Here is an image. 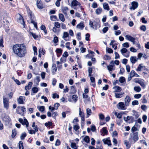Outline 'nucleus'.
Wrapping results in <instances>:
<instances>
[{
	"label": "nucleus",
	"mask_w": 149,
	"mask_h": 149,
	"mask_svg": "<svg viewBox=\"0 0 149 149\" xmlns=\"http://www.w3.org/2000/svg\"><path fill=\"white\" fill-rule=\"evenodd\" d=\"M12 49L13 53L20 58L24 57L26 53V47L23 44H15Z\"/></svg>",
	"instance_id": "f257e3e1"
},
{
	"label": "nucleus",
	"mask_w": 149,
	"mask_h": 149,
	"mask_svg": "<svg viewBox=\"0 0 149 149\" xmlns=\"http://www.w3.org/2000/svg\"><path fill=\"white\" fill-rule=\"evenodd\" d=\"M12 49L13 53L20 58L24 57L26 53V47L23 44H15Z\"/></svg>",
	"instance_id": "f03ea898"
},
{
	"label": "nucleus",
	"mask_w": 149,
	"mask_h": 149,
	"mask_svg": "<svg viewBox=\"0 0 149 149\" xmlns=\"http://www.w3.org/2000/svg\"><path fill=\"white\" fill-rule=\"evenodd\" d=\"M26 10L28 15L31 20V23L33 24L34 25V26L37 29L38 28L37 23L35 22L34 20L35 19V17L34 15L32 13V12L30 10L29 8H27Z\"/></svg>",
	"instance_id": "7ed1b4c3"
},
{
	"label": "nucleus",
	"mask_w": 149,
	"mask_h": 149,
	"mask_svg": "<svg viewBox=\"0 0 149 149\" xmlns=\"http://www.w3.org/2000/svg\"><path fill=\"white\" fill-rule=\"evenodd\" d=\"M120 52L122 55L126 58H128L130 56V53L129 51L125 48H123L120 50Z\"/></svg>",
	"instance_id": "20e7f679"
},
{
	"label": "nucleus",
	"mask_w": 149,
	"mask_h": 149,
	"mask_svg": "<svg viewBox=\"0 0 149 149\" xmlns=\"http://www.w3.org/2000/svg\"><path fill=\"white\" fill-rule=\"evenodd\" d=\"M125 104L123 102H120L116 105V107L118 109L122 110H126L127 108Z\"/></svg>",
	"instance_id": "39448f33"
},
{
	"label": "nucleus",
	"mask_w": 149,
	"mask_h": 149,
	"mask_svg": "<svg viewBox=\"0 0 149 149\" xmlns=\"http://www.w3.org/2000/svg\"><path fill=\"white\" fill-rule=\"evenodd\" d=\"M131 137L130 139H132L133 141V143H135L136 141H137L139 139L138 133L136 132L133 133L132 134H130Z\"/></svg>",
	"instance_id": "423d86ee"
},
{
	"label": "nucleus",
	"mask_w": 149,
	"mask_h": 149,
	"mask_svg": "<svg viewBox=\"0 0 149 149\" xmlns=\"http://www.w3.org/2000/svg\"><path fill=\"white\" fill-rule=\"evenodd\" d=\"M3 107L6 110L8 109L9 107V100L8 98L3 97Z\"/></svg>",
	"instance_id": "0eeeda50"
},
{
	"label": "nucleus",
	"mask_w": 149,
	"mask_h": 149,
	"mask_svg": "<svg viewBox=\"0 0 149 149\" xmlns=\"http://www.w3.org/2000/svg\"><path fill=\"white\" fill-rule=\"evenodd\" d=\"M77 6L81 8V3L79 2L76 0H73L71 3L70 6L71 7H75Z\"/></svg>",
	"instance_id": "6e6552de"
},
{
	"label": "nucleus",
	"mask_w": 149,
	"mask_h": 149,
	"mask_svg": "<svg viewBox=\"0 0 149 149\" xmlns=\"http://www.w3.org/2000/svg\"><path fill=\"white\" fill-rule=\"evenodd\" d=\"M114 67V65L113 61H111L109 65H108L107 66V69L109 71L110 73L111 74L112 72L111 71L113 70H114L115 68H113Z\"/></svg>",
	"instance_id": "1a4fd4ad"
},
{
	"label": "nucleus",
	"mask_w": 149,
	"mask_h": 149,
	"mask_svg": "<svg viewBox=\"0 0 149 149\" xmlns=\"http://www.w3.org/2000/svg\"><path fill=\"white\" fill-rule=\"evenodd\" d=\"M25 100V97L23 96H20L17 99V102L19 104H24V101Z\"/></svg>",
	"instance_id": "9d476101"
},
{
	"label": "nucleus",
	"mask_w": 149,
	"mask_h": 149,
	"mask_svg": "<svg viewBox=\"0 0 149 149\" xmlns=\"http://www.w3.org/2000/svg\"><path fill=\"white\" fill-rule=\"evenodd\" d=\"M113 89L114 90L113 92L114 94L117 93H119L122 90V88L119 86H116L113 88Z\"/></svg>",
	"instance_id": "9b49d317"
},
{
	"label": "nucleus",
	"mask_w": 149,
	"mask_h": 149,
	"mask_svg": "<svg viewBox=\"0 0 149 149\" xmlns=\"http://www.w3.org/2000/svg\"><path fill=\"white\" fill-rule=\"evenodd\" d=\"M131 5L132 6L130 8L131 10H134L138 6V3L137 2L133 1L131 3Z\"/></svg>",
	"instance_id": "f8f14e48"
},
{
	"label": "nucleus",
	"mask_w": 149,
	"mask_h": 149,
	"mask_svg": "<svg viewBox=\"0 0 149 149\" xmlns=\"http://www.w3.org/2000/svg\"><path fill=\"white\" fill-rule=\"evenodd\" d=\"M124 101L126 106H129L131 101V98L128 95L126 96L125 97V98Z\"/></svg>",
	"instance_id": "ddd939ff"
},
{
	"label": "nucleus",
	"mask_w": 149,
	"mask_h": 149,
	"mask_svg": "<svg viewBox=\"0 0 149 149\" xmlns=\"http://www.w3.org/2000/svg\"><path fill=\"white\" fill-rule=\"evenodd\" d=\"M3 120L5 122L6 124L9 123L11 121L10 117L7 115H5L2 118Z\"/></svg>",
	"instance_id": "4468645a"
},
{
	"label": "nucleus",
	"mask_w": 149,
	"mask_h": 149,
	"mask_svg": "<svg viewBox=\"0 0 149 149\" xmlns=\"http://www.w3.org/2000/svg\"><path fill=\"white\" fill-rule=\"evenodd\" d=\"M126 39L132 42L133 44L135 43V39L131 36L126 35L125 36Z\"/></svg>",
	"instance_id": "2eb2a0df"
},
{
	"label": "nucleus",
	"mask_w": 149,
	"mask_h": 149,
	"mask_svg": "<svg viewBox=\"0 0 149 149\" xmlns=\"http://www.w3.org/2000/svg\"><path fill=\"white\" fill-rule=\"evenodd\" d=\"M85 27L84 24L83 22H81L76 26L77 28L82 30Z\"/></svg>",
	"instance_id": "dca6fc26"
},
{
	"label": "nucleus",
	"mask_w": 149,
	"mask_h": 149,
	"mask_svg": "<svg viewBox=\"0 0 149 149\" xmlns=\"http://www.w3.org/2000/svg\"><path fill=\"white\" fill-rule=\"evenodd\" d=\"M37 7L40 9H42L44 8L42 3L41 2V0H37Z\"/></svg>",
	"instance_id": "f3484780"
},
{
	"label": "nucleus",
	"mask_w": 149,
	"mask_h": 149,
	"mask_svg": "<svg viewBox=\"0 0 149 149\" xmlns=\"http://www.w3.org/2000/svg\"><path fill=\"white\" fill-rule=\"evenodd\" d=\"M21 109V111L23 113L26 111V108L24 107L18 106L16 110V112L17 113L20 114H21V113L19 111V109Z\"/></svg>",
	"instance_id": "a211bd4d"
},
{
	"label": "nucleus",
	"mask_w": 149,
	"mask_h": 149,
	"mask_svg": "<svg viewBox=\"0 0 149 149\" xmlns=\"http://www.w3.org/2000/svg\"><path fill=\"white\" fill-rule=\"evenodd\" d=\"M124 94V93L123 92H120L119 93H117L115 94V96L116 98H120L123 96Z\"/></svg>",
	"instance_id": "6ab92c4d"
},
{
	"label": "nucleus",
	"mask_w": 149,
	"mask_h": 149,
	"mask_svg": "<svg viewBox=\"0 0 149 149\" xmlns=\"http://www.w3.org/2000/svg\"><path fill=\"white\" fill-rule=\"evenodd\" d=\"M147 69L145 66L143 65L142 64H140L138 66L137 70V71H140L141 70H146Z\"/></svg>",
	"instance_id": "aec40b11"
},
{
	"label": "nucleus",
	"mask_w": 149,
	"mask_h": 149,
	"mask_svg": "<svg viewBox=\"0 0 149 149\" xmlns=\"http://www.w3.org/2000/svg\"><path fill=\"white\" fill-rule=\"evenodd\" d=\"M69 37V33L66 32H64L63 34L62 38L65 41H67L70 40L69 39H67V38Z\"/></svg>",
	"instance_id": "412c9836"
},
{
	"label": "nucleus",
	"mask_w": 149,
	"mask_h": 149,
	"mask_svg": "<svg viewBox=\"0 0 149 149\" xmlns=\"http://www.w3.org/2000/svg\"><path fill=\"white\" fill-rule=\"evenodd\" d=\"M139 84L143 88H144L146 87V84L145 81L144 79H140V81H139Z\"/></svg>",
	"instance_id": "4be33fe9"
},
{
	"label": "nucleus",
	"mask_w": 149,
	"mask_h": 149,
	"mask_svg": "<svg viewBox=\"0 0 149 149\" xmlns=\"http://www.w3.org/2000/svg\"><path fill=\"white\" fill-rule=\"evenodd\" d=\"M102 141L104 144L108 145L109 146L111 145V141L109 138L103 139Z\"/></svg>",
	"instance_id": "5701e85b"
},
{
	"label": "nucleus",
	"mask_w": 149,
	"mask_h": 149,
	"mask_svg": "<svg viewBox=\"0 0 149 149\" xmlns=\"http://www.w3.org/2000/svg\"><path fill=\"white\" fill-rule=\"evenodd\" d=\"M57 70V68L55 64H53L52 68V73L54 75L55 74Z\"/></svg>",
	"instance_id": "b1692460"
},
{
	"label": "nucleus",
	"mask_w": 149,
	"mask_h": 149,
	"mask_svg": "<svg viewBox=\"0 0 149 149\" xmlns=\"http://www.w3.org/2000/svg\"><path fill=\"white\" fill-rule=\"evenodd\" d=\"M38 89L37 87H34L32 88V92L31 93V95H34L35 93L38 92Z\"/></svg>",
	"instance_id": "393cba45"
},
{
	"label": "nucleus",
	"mask_w": 149,
	"mask_h": 149,
	"mask_svg": "<svg viewBox=\"0 0 149 149\" xmlns=\"http://www.w3.org/2000/svg\"><path fill=\"white\" fill-rule=\"evenodd\" d=\"M130 61L132 64H134L136 61H137V60L135 56H132L130 58Z\"/></svg>",
	"instance_id": "a878e982"
},
{
	"label": "nucleus",
	"mask_w": 149,
	"mask_h": 149,
	"mask_svg": "<svg viewBox=\"0 0 149 149\" xmlns=\"http://www.w3.org/2000/svg\"><path fill=\"white\" fill-rule=\"evenodd\" d=\"M90 79L91 82L92 83L91 85H92L94 87H95V78L93 77H90Z\"/></svg>",
	"instance_id": "bb28decb"
},
{
	"label": "nucleus",
	"mask_w": 149,
	"mask_h": 149,
	"mask_svg": "<svg viewBox=\"0 0 149 149\" xmlns=\"http://www.w3.org/2000/svg\"><path fill=\"white\" fill-rule=\"evenodd\" d=\"M34 82L36 83L37 85H38L39 82L40 81V76H37L34 79Z\"/></svg>",
	"instance_id": "cd10ccee"
},
{
	"label": "nucleus",
	"mask_w": 149,
	"mask_h": 149,
	"mask_svg": "<svg viewBox=\"0 0 149 149\" xmlns=\"http://www.w3.org/2000/svg\"><path fill=\"white\" fill-rule=\"evenodd\" d=\"M62 10L63 13L65 15H67V11L69 9L67 7H64L62 8Z\"/></svg>",
	"instance_id": "c85d7f7f"
},
{
	"label": "nucleus",
	"mask_w": 149,
	"mask_h": 149,
	"mask_svg": "<svg viewBox=\"0 0 149 149\" xmlns=\"http://www.w3.org/2000/svg\"><path fill=\"white\" fill-rule=\"evenodd\" d=\"M79 116L81 117V120L83 121H84L85 120L84 113L82 111L79 112Z\"/></svg>",
	"instance_id": "c756f323"
},
{
	"label": "nucleus",
	"mask_w": 149,
	"mask_h": 149,
	"mask_svg": "<svg viewBox=\"0 0 149 149\" xmlns=\"http://www.w3.org/2000/svg\"><path fill=\"white\" fill-rule=\"evenodd\" d=\"M103 7L104 8L107 10H109L110 9L108 4L107 3H104L103 4Z\"/></svg>",
	"instance_id": "7c9ffc66"
},
{
	"label": "nucleus",
	"mask_w": 149,
	"mask_h": 149,
	"mask_svg": "<svg viewBox=\"0 0 149 149\" xmlns=\"http://www.w3.org/2000/svg\"><path fill=\"white\" fill-rule=\"evenodd\" d=\"M40 29L41 30H43L45 34L47 33V31L46 29L45 26L44 25H42L40 27Z\"/></svg>",
	"instance_id": "2f4dec72"
},
{
	"label": "nucleus",
	"mask_w": 149,
	"mask_h": 149,
	"mask_svg": "<svg viewBox=\"0 0 149 149\" xmlns=\"http://www.w3.org/2000/svg\"><path fill=\"white\" fill-rule=\"evenodd\" d=\"M21 123L23 125H25L26 127H27L29 126V122L26 119H24L23 122Z\"/></svg>",
	"instance_id": "473e14b6"
},
{
	"label": "nucleus",
	"mask_w": 149,
	"mask_h": 149,
	"mask_svg": "<svg viewBox=\"0 0 149 149\" xmlns=\"http://www.w3.org/2000/svg\"><path fill=\"white\" fill-rule=\"evenodd\" d=\"M102 11V8H99L96 9L95 13L96 14L99 15L101 13Z\"/></svg>",
	"instance_id": "72a5a7b5"
},
{
	"label": "nucleus",
	"mask_w": 149,
	"mask_h": 149,
	"mask_svg": "<svg viewBox=\"0 0 149 149\" xmlns=\"http://www.w3.org/2000/svg\"><path fill=\"white\" fill-rule=\"evenodd\" d=\"M91 110L89 108H87L86 109V113L87 114V116L86 117V118H88L89 116L91 114Z\"/></svg>",
	"instance_id": "f704fd0d"
},
{
	"label": "nucleus",
	"mask_w": 149,
	"mask_h": 149,
	"mask_svg": "<svg viewBox=\"0 0 149 149\" xmlns=\"http://www.w3.org/2000/svg\"><path fill=\"white\" fill-rule=\"evenodd\" d=\"M35 122H33L32 125V127L35 130L36 132H37L38 130V128L37 125H35Z\"/></svg>",
	"instance_id": "c9c22d12"
},
{
	"label": "nucleus",
	"mask_w": 149,
	"mask_h": 149,
	"mask_svg": "<svg viewBox=\"0 0 149 149\" xmlns=\"http://www.w3.org/2000/svg\"><path fill=\"white\" fill-rule=\"evenodd\" d=\"M37 108L41 112H43L45 110V107L44 106H41L39 107H38Z\"/></svg>",
	"instance_id": "e433bc0d"
},
{
	"label": "nucleus",
	"mask_w": 149,
	"mask_h": 149,
	"mask_svg": "<svg viewBox=\"0 0 149 149\" xmlns=\"http://www.w3.org/2000/svg\"><path fill=\"white\" fill-rule=\"evenodd\" d=\"M17 134L16 132L15 129H14L12 130L11 135V137L12 138L15 137Z\"/></svg>",
	"instance_id": "4c0bfd02"
},
{
	"label": "nucleus",
	"mask_w": 149,
	"mask_h": 149,
	"mask_svg": "<svg viewBox=\"0 0 149 149\" xmlns=\"http://www.w3.org/2000/svg\"><path fill=\"white\" fill-rule=\"evenodd\" d=\"M59 17L60 19L63 22L65 21V18L64 15L62 14H59Z\"/></svg>",
	"instance_id": "58836bf2"
},
{
	"label": "nucleus",
	"mask_w": 149,
	"mask_h": 149,
	"mask_svg": "<svg viewBox=\"0 0 149 149\" xmlns=\"http://www.w3.org/2000/svg\"><path fill=\"white\" fill-rule=\"evenodd\" d=\"M84 140L86 143H88L90 141V138L88 136H86L84 139Z\"/></svg>",
	"instance_id": "ea45409f"
},
{
	"label": "nucleus",
	"mask_w": 149,
	"mask_h": 149,
	"mask_svg": "<svg viewBox=\"0 0 149 149\" xmlns=\"http://www.w3.org/2000/svg\"><path fill=\"white\" fill-rule=\"evenodd\" d=\"M134 90L138 92H139L141 91V88L139 86H135L134 88Z\"/></svg>",
	"instance_id": "a19ab883"
},
{
	"label": "nucleus",
	"mask_w": 149,
	"mask_h": 149,
	"mask_svg": "<svg viewBox=\"0 0 149 149\" xmlns=\"http://www.w3.org/2000/svg\"><path fill=\"white\" fill-rule=\"evenodd\" d=\"M19 149H24L23 142L20 141L19 143Z\"/></svg>",
	"instance_id": "79ce46f5"
},
{
	"label": "nucleus",
	"mask_w": 149,
	"mask_h": 149,
	"mask_svg": "<svg viewBox=\"0 0 149 149\" xmlns=\"http://www.w3.org/2000/svg\"><path fill=\"white\" fill-rule=\"evenodd\" d=\"M88 72L89 73L88 76L90 77L91 76V74L92 73V68L89 67L88 68Z\"/></svg>",
	"instance_id": "37998d69"
},
{
	"label": "nucleus",
	"mask_w": 149,
	"mask_h": 149,
	"mask_svg": "<svg viewBox=\"0 0 149 149\" xmlns=\"http://www.w3.org/2000/svg\"><path fill=\"white\" fill-rule=\"evenodd\" d=\"M115 115L118 118H122V115L121 113H118L117 112H116L115 113Z\"/></svg>",
	"instance_id": "c03bdc74"
},
{
	"label": "nucleus",
	"mask_w": 149,
	"mask_h": 149,
	"mask_svg": "<svg viewBox=\"0 0 149 149\" xmlns=\"http://www.w3.org/2000/svg\"><path fill=\"white\" fill-rule=\"evenodd\" d=\"M125 81V79L124 77H120L119 78V81L121 83H123Z\"/></svg>",
	"instance_id": "a18cd8bd"
},
{
	"label": "nucleus",
	"mask_w": 149,
	"mask_h": 149,
	"mask_svg": "<svg viewBox=\"0 0 149 149\" xmlns=\"http://www.w3.org/2000/svg\"><path fill=\"white\" fill-rule=\"evenodd\" d=\"M26 136V133L24 132L22 133L20 136L21 139L22 140H24Z\"/></svg>",
	"instance_id": "49530a36"
},
{
	"label": "nucleus",
	"mask_w": 149,
	"mask_h": 149,
	"mask_svg": "<svg viewBox=\"0 0 149 149\" xmlns=\"http://www.w3.org/2000/svg\"><path fill=\"white\" fill-rule=\"evenodd\" d=\"M139 104V102L138 100H134L132 102V104L133 106L135 105H138Z\"/></svg>",
	"instance_id": "de8ad7c7"
},
{
	"label": "nucleus",
	"mask_w": 149,
	"mask_h": 149,
	"mask_svg": "<svg viewBox=\"0 0 149 149\" xmlns=\"http://www.w3.org/2000/svg\"><path fill=\"white\" fill-rule=\"evenodd\" d=\"M29 34L30 35L32 36L35 39H36L38 38V36L36 35V34L35 33H33L32 32H30L29 33Z\"/></svg>",
	"instance_id": "09e8293b"
},
{
	"label": "nucleus",
	"mask_w": 149,
	"mask_h": 149,
	"mask_svg": "<svg viewBox=\"0 0 149 149\" xmlns=\"http://www.w3.org/2000/svg\"><path fill=\"white\" fill-rule=\"evenodd\" d=\"M77 96L76 95H72V99L75 102H76L77 100Z\"/></svg>",
	"instance_id": "8fccbe9b"
},
{
	"label": "nucleus",
	"mask_w": 149,
	"mask_h": 149,
	"mask_svg": "<svg viewBox=\"0 0 149 149\" xmlns=\"http://www.w3.org/2000/svg\"><path fill=\"white\" fill-rule=\"evenodd\" d=\"M99 118L101 120H103L104 119V116L102 113L100 114L99 115Z\"/></svg>",
	"instance_id": "3c124183"
},
{
	"label": "nucleus",
	"mask_w": 149,
	"mask_h": 149,
	"mask_svg": "<svg viewBox=\"0 0 149 149\" xmlns=\"http://www.w3.org/2000/svg\"><path fill=\"white\" fill-rule=\"evenodd\" d=\"M71 146L72 148L74 149H77V148L76 144L75 143H72L71 144Z\"/></svg>",
	"instance_id": "603ef678"
},
{
	"label": "nucleus",
	"mask_w": 149,
	"mask_h": 149,
	"mask_svg": "<svg viewBox=\"0 0 149 149\" xmlns=\"http://www.w3.org/2000/svg\"><path fill=\"white\" fill-rule=\"evenodd\" d=\"M140 29L141 30L143 31H146V27L145 25H143L140 27Z\"/></svg>",
	"instance_id": "864d4df0"
},
{
	"label": "nucleus",
	"mask_w": 149,
	"mask_h": 149,
	"mask_svg": "<svg viewBox=\"0 0 149 149\" xmlns=\"http://www.w3.org/2000/svg\"><path fill=\"white\" fill-rule=\"evenodd\" d=\"M70 42H67L65 43V47L69 50H70L71 49V48L70 47Z\"/></svg>",
	"instance_id": "5fc2aeb1"
},
{
	"label": "nucleus",
	"mask_w": 149,
	"mask_h": 149,
	"mask_svg": "<svg viewBox=\"0 0 149 149\" xmlns=\"http://www.w3.org/2000/svg\"><path fill=\"white\" fill-rule=\"evenodd\" d=\"M141 97V95L140 94H136L134 95V97L136 99H139Z\"/></svg>",
	"instance_id": "6e6d98bb"
},
{
	"label": "nucleus",
	"mask_w": 149,
	"mask_h": 149,
	"mask_svg": "<svg viewBox=\"0 0 149 149\" xmlns=\"http://www.w3.org/2000/svg\"><path fill=\"white\" fill-rule=\"evenodd\" d=\"M102 131L105 134H107L108 133L106 127H104L102 129Z\"/></svg>",
	"instance_id": "4d7b16f0"
},
{
	"label": "nucleus",
	"mask_w": 149,
	"mask_h": 149,
	"mask_svg": "<svg viewBox=\"0 0 149 149\" xmlns=\"http://www.w3.org/2000/svg\"><path fill=\"white\" fill-rule=\"evenodd\" d=\"M57 17L56 15H52L50 16V19L52 21H55L57 19Z\"/></svg>",
	"instance_id": "13d9d810"
},
{
	"label": "nucleus",
	"mask_w": 149,
	"mask_h": 149,
	"mask_svg": "<svg viewBox=\"0 0 149 149\" xmlns=\"http://www.w3.org/2000/svg\"><path fill=\"white\" fill-rule=\"evenodd\" d=\"M135 72L134 70H132L130 72V73L129 75L132 77H133L135 76Z\"/></svg>",
	"instance_id": "bf43d9fd"
},
{
	"label": "nucleus",
	"mask_w": 149,
	"mask_h": 149,
	"mask_svg": "<svg viewBox=\"0 0 149 149\" xmlns=\"http://www.w3.org/2000/svg\"><path fill=\"white\" fill-rule=\"evenodd\" d=\"M104 59L105 60H109L111 59V58L109 55H105L104 57Z\"/></svg>",
	"instance_id": "052dcab7"
},
{
	"label": "nucleus",
	"mask_w": 149,
	"mask_h": 149,
	"mask_svg": "<svg viewBox=\"0 0 149 149\" xmlns=\"http://www.w3.org/2000/svg\"><path fill=\"white\" fill-rule=\"evenodd\" d=\"M54 26L57 28H59L60 27V25L58 22H55L54 23Z\"/></svg>",
	"instance_id": "680f3d73"
},
{
	"label": "nucleus",
	"mask_w": 149,
	"mask_h": 149,
	"mask_svg": "<svg viewBox=\"0 0 149 149\" xmlns=\"http://www.w3.org/2000/svg\"><path fill=\"white\" fill-rule=\"evenodd\" d=\"M58 38L57 36H55L54 38L53 42L54 43H56L58 42Z\"/></svg>",
	"instance_id": "e2e57ef3"
},
{
	"label": "nucleus",
	"mask_w": 149,
	"mask_h": 149,
	"mask_svg": "<svg viewBox=\"0 0 149 149\" xmlns=\"http://www.w3.org/2000/svg\"><path fill=\"white\" fill-rule=\"evenodd\" d=\"M125 144L126 145L127 149H129L130 146L128 142L127 141H125Z\"/></svg>",
	"instance_id": "0e129e2a"
},
{
	"label": "nucleus",
	"mask_w": 149,
	"mask_h": 149,
	"mask_svg": "<svg viewBox=\"0 0 149 149\" xmlns=\"http://www.w3.org/2000/svg\"><path fill=\"white\" fill-rule=\"evenodd\" d=\"M109 28L108 27H104L102 29V31L104 33H105L108 30Z\"/></svg>",
	"instance_id": "69168bd1"
},
{
	"label": "nucleus",
	"mask_w": 149,
	"mask_h": 149,
	"mask_svg": "<svg viewBox=\"0 0 149 149\" xmlns=\"http://www.w3.org/2000/svg\"><path fill=\"white\" fill-rule=\"evenodd\" d=\"M106 51L107 52L109 53H113V50L110 48H108L106 49Z\"/></svg>",
	"instance_id": "338daca9"
},
{
	"label": "nucleus",
	"mask_w": 149,
	"mask_h": 149,
	"mask_svg": "<svg viewBox=\"0 0 149 149\" xmlns=\"http://www.w3.org/2000/svg\"><path fill=\"white\" fill-rule=\"evenodd\" d=\"M79 128V127L78 125H74L73 127L74 129L76 131H77Z\"/></svg>",
	"instance_id": "774afa93"
}]
</instances>
